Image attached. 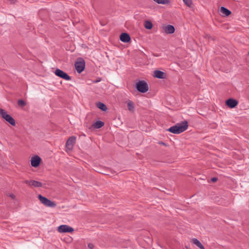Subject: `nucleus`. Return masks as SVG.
<instances>
[{
  "label": "nucleus",
  "instance_id": "f257e3e1",
  "mask_svg": "<svg viewBox=\"0 0 249 249\" xmlns=\"http://www.w3.org/2000/svg\"><path fill=\"white\" fill-rule=\"evenodd\" d=\"M188 127V123L186 121L178 123L166 130L173 134H180L185 131Z\"/></svg>",
  "mask_w": 249,
  "mask_h": 249
},
{
  "label": "nucleus",
  "instance_id": "f03ea898",
  "mask_svg": "<svg viewBox=\"0 0 249 249\" xmlns=\"http://www.w3.org/2000/svg\"><path fill=\"white\" fill-rule=\"evenodd\" d=\"M0 114L1 117L11 125L15 126L16 122L14 119L4 109L0 108Z\"/></svg>",
  "mask_w": 249,
  "mask_h": 249
},
{
  "label": "nucleus",
  "instance_id": "7ed1b4c3",
  "mask_svg": "<svg viewBox=\"0 0 249 249\" xmlns=\"http://www.w3.org/2000/svg\"><path fill=\"white\" fill-rule=\"evenodd\" d=\"M137 90L141 93H145L148 89V85L144 80H140L136 84Z\"/></svg>",
  "mask_w": 249,
  "mask_h": 249
},
{
  "label": "nucleus",
  "instance_id": "20e7f679",
  "mask_svg": "<svg viewBox=\"0 0 249 249\" xmlns=\"http://www.w3.org/2000/svg\"><path fill=\"white\" fill-rule=\"evenodd\" d=\"M38 198L40 202L46 206L54 208L56 205L54 202L52 201L47 197L42 196L41 195L38 196Z\"/></svg>",
  "mask_w": 249,
  "mask_h": 249
},
{
  "label": "nucleus",
  "instance_id": "39448f33",
  "mask_svg": "<svg viewBox=\"0 0 249 249\" xmlns=\"http://www.w3.org/2000/svg\"><path fill=\"white\" fill-rule=\"evenodd\" d=\"M75 67L78 73H81L85 69V60L81 57L78 58L77 60L75 63Z\"/></svg>",
  "mask_w": 249,
  "mask_h": 249
},
{
  "label": "nucleus",
  "instance_id": "423d86ee",
  "mask_svg": "<svg viewBox=\"0 0 249 249\" xmlns=\"http://www.w3.org/2000/svg\"><path fill=\"white\" fill-rule=\"evenodd\" d=\"M54 73L57 76L65 80L70 81L71 80V77L70 76L59 69H56L54 71Z\"/></svg>",
  "mask_w": 249,
  "mask_h": 249
},
{
  "label": "nucleus",
  "instance_id": "0eeeda50",
  "mask_svg": "<svg viewBox=\"0 0 249 249\" xmlns=\"http://www.w3.org/2000/svg\"><path fill=\"white\" fill-rule=\"evenodd\" d=\"M57 231L60 233H71L74 231V229L67 225H61L57 228Z\"/></svg>",
  "mask_w": 249,
  "mask_h": 249
},
{
  "label": "nucleus",
  "instance_id": "6e6552de",
  "mask_svg": "<svg viewBox=\"0 0 249 249\" xmlns=\"http://www.w3.org/2000/svg\"><path fill=\"white\" fill-rule=\"evenodd\" d=\"M24 183L31 187L39 188L42 186V183L41 182L35 180H25Z\"/></svg>",
  "mask_w": 249,
  "mask_h": 249
},
{
  "label": "nucleus",
  "instance_id": "1a4fd4ad",
  "mask_svg": "<svg viewBox=\"0 0 249 249\" xmlns=\"http://www.w3.org/2000/svg\"><path fill=\"white\" fill-rule=\"evenodd\" d=\"M76 142L75 136L70 137L67 141L65 144L66 148L69 150H71Z\"/></svg>",
  "mask_w": 249,
  "mask_h": 249
},
{
  "label": "nucleus",
  "instance_id": "9d476101",
  "mask_svg": "<svg viewBox=\"0 0 249 249\" xmlns=\"http://www.w3.org/2000/svg\"><path fill=\"white\" fill-rule=\"evenodd\" d=\"M120 40L124 43H129L131 41V37L126 32H122L119 37Z\"/></svg>",
  "mask_w": 249,
  "mask_h": 249
},
{
  "label": "nucleus",
  "instance_id": "9b49d317",
  "mask_svg": "<svg viewBox=\"0 0 249 249\" xmlns=\"http://www.w3.org/2000/svg\"><path fill=\"white\" fill-rule=\"evenodd\" d=\"M41 160V158L39 156L36 155L31 160V165L35 168L37 167L40 165Z\"/></svg>",
  "mask_w": 249,
  "mask_h": 249
},
{
  "label": "nucleus",
  "instance_id": "f8f14e48",
  "mask_svg": "<svg viewBox=\"0 0 249 249\" xmlns=\"http://www.w3.org/2000/svg\"><path fill=\"white\" fill-rule=\"evenodd\" d=\"M238 101L232 98L228 99L226 101V105L229 107L233 108L238 105Z\"/></svg>",
  "mask_w": 249,
  "mask_h": 249
},
{
  "label": "nucleus",
  "instance_id": "ddd939ff",
  "mask_svg": "<svg viewBox=\"0 0 249 249\" xmlns=\"http://www.w3.org/2000/svg\"><path fill=\"white\" fill-rule=\"evenodd\" d=\"M154 76L159 79H164L166 78V73L159 70H155L154 72Z\"/></svg>",
  "mask_w": 249,
  "mask_h": 249
},
{
  "label": "nucleus",
  "instance_id": "4468645a",
  "mask_svg": "<svg viewBox=\"0 0 249 249\" xmlns=\"http://www.w3.org/2000/svg\"><path fill=\"white\" fill-rule=\"evenodd\" d=\"M192 243L196 245L197 247H198L200 249H205L203 245L201 243V242L196 238H193L191 241Z\"/></svg>",
  "mask_w": 249,
  "mask_h": 249
},
{
  "label": "nucleus",
  "instance_id": "2eb2a0df",
  "mask_svg": "<svg viewBox=\"0 0 249 249\" xmlns=\"http://www.w3.org/2000/svg\"><path fill=\"white\" fill-rule=\"evenodd\" d=\"M220 12L223 16H229L231 14V12L224 7H221L220 8Z\"/></svg>",
  "mask_w": 249,
  "mask_h": 249
},
{
  "label": "nucleus",
  "instance_id": "dca6fc26",
  "mask_svg": "<svg viewBox=\"0 0 249 249\" xmlns=\"http://www.w3.org/2000/svg\"><path fill=\"white\" fill-rule=\"evenodd\" d=\"M104 125V123L101 121H97L92 124L94 128H100Z\"/></svg>",
  "mask_w": 249,
  "mask_h": 249
},
{
  "label": "nucleus",
  "instance_id": "f3484780",
  "mask_svg": "<svg viewBox=\"0 0 249 249\" xmlns=\"http://www.w3.org/2000/svg\"><path fill=\"white\" fill-rule=\"evenodd\" d=\"M96 106L102 111H106L107 109L106 105L102 102L97 103Z\"/></svg>",
  "mask_w": 249,
  "mask_h": 249
},
{
  "label": "nucleus",
  "instance_id": "a211bd4d",
  "mask_svg": "<svg viewBox=\"0 0 249 249\" xmlns=\"http://www.w3.org/2000/svg\"><path fill=\"white\" fill-rule=\"evenodd\" d=\"M164 31H175V27L171 25H168L166 26H163L162 27Z\"/></svg>",
  "mask_w": 249,
  "mask_h": 249
},
{
  "label": "nucleus",
  "instance_id": "6ab92c4d",
  "mask_svg": "<svg viewBox=\"0 0 249 249\" xmlns=\"http://www.w3.org/2000/svg\"><path fill=\"white\" fill-rule=\"evenodd\" d=\"M128 109L131 112H134V106L133 102L131 101H129L127 103Z\"/></svg>",
  "mask_w": 249,
  "mask_h": 249
},
{
  "label": "nucleus",
  "instance_id": "aec40b11",
  "mask_svg": "<svg viewBox=\"0 0 249 249\" xmlns=\"http://www.w3.org/2000/svg\"><path fill=\"white\" fill-rule=\"evenodd\" d=\"M144 26L146 29L150 30L152 28L153 24L151 21L146 20L144 22Z\"/></svg>",
  "mask_w": 249,
  "mask_h": 249
},
{
  "label": "nucleus",
  "instance_id": "412c9836",
  "mask_svg": "<svg viewBox=\"0 0 249 249\" xmlns=\"http://www.w3.org/2000/svg\"><path fill=\"white\" fill-rule=\"evenodd\" d=\"M158 4H166L170 3V0H153Z\"/></svg>",
  "mask_w": 249,
  "mask_h": 249
},
{
  "label": "nucleus",
  "instance_id": "4be33fe9",
  "mask_svg": "<svg viewBox=\"0 0 249 249\" xmlns=\"http://www.w3.org/2000/svg\"><path fill=\"white\" fill-rule=\"evenodd\" d=\"M18 105L19 106L23 107L26 105V102L22 99H19L18 101Z\"/></svg>",
  "mask_w": 249,
  "mask_h": 249
},
{
  "label": "nucleus",
  "instance_id": "5701e85b",
  "mask_svg": "<svg viewBox=\"0 0 249 249\" xmlns=\"http://www.w3.org/2000/svg\"><path fill=\"white\" fill-rule=\"evenodd\" d=\"M185 4L188 7H191L192 5V0H183Z\"/></svg>",
  "mask_w": 249,
  "mask_h": 249
},
{
  "label": "nucleus",
  "instance_id": "b1692460",
  "mask_svg": "<svg viewBox=\"0 0 249 249\" xmlns=\"http://www.w3.org/2000/svg\"><path fill=\"white\" fill-rule=\"evenodd\" d=\"M88 247L90 249H92L94 248V245L92 243H89L88 244Z\"/></svg>",
  "mask_w": 249,
  "mask_h": 249
},
{
  "label": "nucleus",
  "instance_id": "393cba45",
  "mask_svg": "<svg viewBox=\"0 0 249 249\" xmlns=\"http://www.w3.org/2000/svg\"><path fill=\"white\" fill-rule=\"evenodd\" d=\"M159 144H160V145H164L165 146H167L166 143H165V142H162V141L159 142Z\"/></svg>",
  "mask_w": 249,
  "mask_h": 249
},
{
  "label": "nucleus",
  "instance_id": "a878e982",
  "mask_svg": "<svg viewBox=\"0 0 249 249\" xmlns=\"http://www.w3.org/2000/svg\"><path fill=\"white\" fill-rule=\"evenodd\" d=\"M217 179H218L217 178H215V177L211 178V181L213 182H216L217 180Z\"/></svg>",
  "mask_w": 249,
  "mask_h": 249
},
{
  "label": "nucleus",
  "instance_id": "bb28decb",
  "mask_svg": "<svg viewBox=\"0 0 249 249\" xmlns=\"http://www.w3.org/2000/svg\"><path fill=\"white\" fill-rule=\"evenodd\" d=\"M9 196L11 197L12 199H14L15 197L14 195H13L12 194H10Z\"/></svg>",
  "mask_w": 249,
  "mask_h": 249
},
{
  "label": "nucleus",
  "instance_id": "cd10ccee",
  "mask_svg": "<svg viewBox=\"0 0 249 249\" xmlns=\"http://www.w3.org/2000/svg\"><path fill=\"white\" fill-rule=\"evenodd\" d=\"M101 81V79H99V80H97L96 81H94V83H97L98 82H100Z\"/></svg>",
  "mask_w": 249,
  "mask_h": 249
},
{
  "label": "nucleus",
  "instance_id": "c85d7f7f",
  "mask_svg": "<svg viewBox=\"0 0 249 249\" xmlns=\"http://www.w3.org/2000/svg\"><path fill=\"white\" fill-rule=\"evenodd\" d=\"M165 33L167 34H172V33H174V32H165Z\"/></svg>",
  "mask_w": 249,
  "mask_h": 249
}]
</instances>
